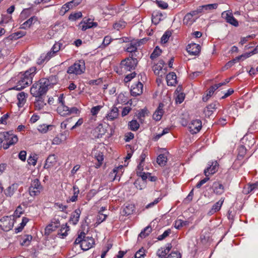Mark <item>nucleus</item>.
Returning a JSON list of instances; mask_svg holds the SVG:
<instances>
[{
  "label": "nucleus",
  "instance_id": "nucleus-1",
  "mask_svg": "<svg viewBox=\"0 0 258 258\" xmlns=\"http://www.w3.org/2000/svg\"><path fill=\"white\" fill-rule=\"evenodd\" d=\"M36 68H31L26 71L24 74H21L20 80L17 83L13 89L21 90L29 86L32 83L33 78L35 74Z\"/></svg>",
  "mask_w": 258,
  "mask_h": 258
},
{
  "label": "nucleus",
  "instance_id": "nucleus-2",
  "mask_svg": "<svg viewBox=\"0 0 258 258\" xmlns=\"http://www.w3.org/2000/svg\"><path fill=\"white\" fill-rule=\"evenodd\" d=\"M85 71V61L81 59L76 61L73 65L69 67L67 70V73L70 75H80L84 73Z\"/></svg>",
  "mask_w": 258,
  "mask_h": 258
},
{
  "label": "nucleus",
  "instance_id": "nucleus-3",
  "mask_svg": "<svg viewBox=\"0 0 258 258\" xmlns=\"http://www.w3.org/2000/svg\"><path fill=\"white\" fill-rule=\"evenodd\" d=\"M48 89L46 85H44L41 83V79L38 82L34 83L30 89V92L33 96L37 97L39 96H43L46 92Z\"/></svg>",
  "mask_w": 258,
  "mask_h": 258
},
{
  "label": "nucleus",
  "instance_id": "nucleus-4",
  "mask_svg": "<svg viewBox=\"0 0 258 258\" xmlns=\"http://www.w3.org/2000/svg\"><path fill=\"white\" fill-rule=\"evenodd\" d=\"M133 56V55L132 54L131 57L121 61L120 68L122 72L132 71L135 70L138 63V60Z\"/></svg>",
  "mask_w": 258,
  "mask_h": 258
},
{
  "label": "nucleus",
  "instance_id": "nucleus-5",
  "mask_svg": "<svg viewBox=\"0 0 258 258\" xmlns=\"http://www.w3.org/2000/svg\"><path fill=\"white\" fill-rule=\"evenodd\" d=\"M14 218L12 216H4L0 219V227L4 231L11 230L14 225Z\"/></svg>",
  "mask_w": 258,
  "mask_h": 258
},
{
  "label": "nucleus",
  "instance_id": "nucleus-6",
  "mask_svg": "<svg viewBox=\"0 0 258 258\" xmlns=\"http://www.w3.org/2000/svg\"><path fill=\"white\" fill-rule=\"evenodd\" d=\"M43 187L38 179L32 180L31 186L29 188V194L31 196H36L40 194L42 190Z\"/></svg>",
  "mask_w": 258,
  "mask_h": 258
},
{
  "label": "nucleus",
  "instance_id": "nucleus-7",
  "mask_svg": "<svg viewBox=\"0 0 258 258\" xmlns=\"http://www.w3.org/2000/svg\"><path fill=\"white\" fill-rule=\"evenodd\" d=\"M237 150L238 155L236 159L235 160L234 162L233 165L235 167L238 168L241 167L244 162V161H242V160L243 159L246 153V149L245 148L244 146L240 145L238 147Z\"/></svg>",
  "mask_w": 258,
  "mask_h": 258
},
{
  "label": "nucleus",
  "instance_id": "nucleus-8",
  "mask_svg": "<svg viewBox=\"0 0 258 258\" xmlns=\"http://www.w3.org/2000/svg\"><path fill=\"white\" fill-rule=\"evenodd\" d=\"M8 135H6V143L3 144V148L5 150L8 149L10 146L15 144L18 141L16 135L13 134L12 132H7Z\"/></svg>",
  "mask_w": 258,
  "mask_h": 258
},
{
  "label": "nucleus",
  "instance_id": "nucleus-9",
  "mask_svg": "<svg viewBox=\"0 0 258 258\" xmlns=\"http://www.w3.org/2000/svg\"><path fill=\"white\" fill-rule=\"evenodd\" d=\"M189 132L192 134H197L201 129L202 121L200 119H194L191 121L188 125Z\"/></svg>",
  "mask_w": 258,
  "mask_h": 258
},
{
  "label": "nucleus",
  "instance_id": "nucleus-10",
  "mask_svg": "<svg viewBox=\"0 0 258 258\" xmlns=\"http://www.w3.org/2000/svg\"><path fill=\"white\" fill-rule=\"evenodd\" d=\"M58 78L56 75H52L47 78H42L41 83L44 85H46L47 89L49 87H52L53 85L56 84L58 82Z\"/></svg>",
  "mask_w": 258,
  "mask_h": 258
},
{
  "label": "nucleus",
  "instance_id": "nucleus-11",
  "mask_svg": "<svg viewBox=\"0 0 258 258\" xmlns=\"http://www.w3.org/2000/svg\"><path fill=\"white\" fill-rule=\"evenodd\" d=\"M222 17L225 19L227 23L235 27L238 26V22L233 16L231 13L224 12L222 13Z\"/></svg>",
  "mask_w": 258,
  "mask_h": 258
},
{
  "label": "nucleus",
  "instance_id": "nucleus-12",
  "mask_svg": "<svg viewBox=\"0 0 258 258\" xmlns=\"http://www.w3.org/2000/svg\"><path fill=\"white\" fill-rule=\"evenodd\" d=\"M143 85L140 82L132 86L131 94L133 96H137L143 93Z\"/></svg>",
  "mask_w": 258,
  "mask_h": 258
},
{
  "label": "nucleus",
  "instance_id": "nucleus-13",
  "mask_svg": "<svg viewBox=\"0 0 258 258\" xmlns=\"http://www.w3.org/2000/svg\"><path fill=\"white\" fill-rule=\"evenodd\" d=\"M94 244V240L91 237L85 236L84 240L82 242L81 248L84 250H87L91 248Z\"/></svg>",
  "mask_w": 258,
  "mask_h": 258
},
{
  "label": "nucleus",
  "instance_id": "nucleus-14",
  "mask_svg": "<svg viewBox=\"0 0 258 258\" xmlns=\"http://www.w3.org/2000/svg\"><path fill=\"white\" fill-rule=\"evenodd\" d=\"M90 19H87L86 21L84 20L80 23L78 26L80 29L82 31H86L87 29L91 28L94 27H96L97 26V23L96 22H90Z\"/></svg>",
  "mask_w": 258,
  "mask_h": 258
},
{
  "label": "nucleus",
  "instance_id": "nucleus-15",
  "mask_svg": "<svg viewBox=\"0 0 258 258\" xmlns=\"http://www.w3.org/2000/svg\"><path fill=\"white\" fill-rule=\"evenodd\" d=\"M210 167H208L204 170V174L206 176H208L209 175L214 174L218 168V164L217 161H213L211 164H209Z\"/></svg>",
  "mask_w": 258,
  "mask_h": 258
},
{
  "label": "nucleus",
  "instance_id": "nucleus-16",
  "mask_svg": "<svg viewBox=\"0 0 258 258\" xmlns=\"http://www.w3.org/2000/svg\"><path fill=\"white\" fill-rule=\"evenodd\" d=\"M119 115V110L116 106H113L110 111L107 114L105 118L110 121L116 119Z\"/></svg>",
  "mask_w": 258,
  "mask_h": 258
},
{
  "label": "nucleus",
  "instance_id": "nucleus-17",
  "mask_svg": "<svg viewBox=\"0 0 258 258\" xmlns=\"http://www.w3.org/2000/svg\"><path fill=\"white\" fill-rule=\"evenodd\" d=\"M200 45L196 43L189 44L187 45L186 50L189 54L192 55H197L200 51Z\"/></svg>",
  "mask_w": 258,
  "mask_h": 258
},
{
  "label": "nucleus",
  "instance_id": "nucleus-18",
  "mask_svg": "<svg viewBox=\"0 0 258 258\" xmlns=\"http://www.w3.org/2000/svg\"><path fill=\"white\" fill-rule=\"evenodd\" d=\"M219 103L217 102H214L208 105L204 109V113L206 116H210L214 111L217 109V105Z\"/></svg>",
  "mask_w": 258,
  "mask_h": 258
},
{
  "label": "nucleus",
  "instance_id": "nucleus-19",
  "mask_svg": "<svg viewBox=\"0 0 258 258\" xmlns=\"http://www.w3.org/2000/svg\"><path fill=\"white\" fill-rule=\"evenodd\" d=\"M56 157L54 154L50 155L46 160L44 168L48 169L55 165L56 163Z\"/></svg>",
  "mask_w": 258,
  "mask_h": 258
},
{
  "label": "nucleus",
  "instance_id": "nucleus-20",
  "mask_svg": "<svg viewBox=\"0 0 258 258\" xmlns=\"http://www.w3.org/2000/svg\"><path fill=\"white\" fill-rule=\"evenodd\" d=\"M81 211L80 209H76L71 215L69 222L73 225H76L79 222Z\"/></svg>",
  "mask_w": 258,
  "mask_h": 258
},
{
  "label": "nucleus",
  "instance_id": "nucleus-21",
  "mask_svg": "<svg viewBox=\"0 0 258 258\" xmlns=\"http://www.w3.org/2000/svg\"><path fill=\"white\" fill-rule=\"evenodd\" d=\"M212 188L214 192L216 195H222L224 191V187L223 184L219 181H215L213 183Z\"/></svg>",
  "mask_w": 258,
  "mask_h": 258
},
{
  "label": "nucleus",
  "instance_id": "nucleus-22",
  "mask_svg": "<svg viewBox=\"0 0 258 258\" xmlns=\"http://www.w3.org/2000/svg\"><path fill=\"white\" fill-rule=\"evenodd\" d=\"M163 104L160 103L157 109V110L155 111L153 115V118L154 119L156 120V121L160 120L163 114Z\"/></svg>",
  "mask_w": 258,
  "mask_h": 258
},
{
  "label": "nucleus",
  "instance_id": "nucleus-23",
  "mask_svg": "<svg viewBox=\"0 0 258 258\" xmlns=\"http://www.w3.org/2000/svg\"><path fill=\"white\" fill-rule=\"evenodd\" d=\"M167 84L168 86H174L176 83V75L175 73L171 72L166 76Z\"/></svg>",
  "mask_w": 258,
  "mask_h": 258
},
{
  "label": "nucleus",
  "instance_id": "nucleus-24",
  "mask_svg": "<svg viewBox=\"0 0 258 258\" xmlns=\"http://www.w3.org/2000/svg\"><path fill=\"white\" fill-rule=\"evenodd\" d=\"M35 108L38 110H40L44 107L46 105L43 96H39L36 97V99L34 102Z\"/></svg>",
  "mask_w": 258,
  "mask_h": 258
},
{
  "label": "nucleus",
  "instance_id": "nucleus-25",
  "mask_svg": "<svg viewBox=\"0 0 258 258\" xmlns=\"http://www.w3.org/2000/svg\"><path fill=\"white\" fill-rule=\"evenodd\" d=\"M198 17H192L190 14L185 15L183 20V23L186 25H191L198 19Z\"/></svg>",
  "mask_w": 258,
  "mask_h": 258
},
{
  "label": "nucleus",
  "instance_id": "nucleus-26",
  "mask_svg": "<svg viewBox=\"0 0 258 258\" xmlns=\"http://www.w3.org/2000/svg\"><path fill=\"white\" fill-rule=\"evenodd\" d=\"M38 21V18L36 16H33L25 21L21 25V28L23 29H27L29 28L33 24H34Z\"/></svg>",
  "mask_w": 258,
  "mask_h": 258
},
{
  "label": "nucleus",
  "instance_id": "nucleus-27",
  "mask_svg": "<svg viewBox=\"0 0 258 258\" xmlns=\"http://www.w3.org/2000/svg\"><path fill=\"white\" fill-rule=\"evenodd\" d=\"M57 111L61 116H66L70 114L69 107L64 104H60L57 109Z\"/></svg>",
  "mask_w": 258,
  "mask_h": 258
},
{
  "label": "nucleus",
  "instance_id": "nucleus-28",
  "mask_svg": "<svg viewBox=\"0 0 258 258\" xmlns=\"http://www.w3.org/2000/svg\"><path fill=\"white\" fill-rule=\"evenodd\" d=\"M26 94H25L24 92H22L21 93H19L17 95V99L18 100V102L17 103L18 106L19 107H22L24 104L25 103L26 99Z\"/></svg>",
  "mask_w": 258,
  "mask_h": 258
},
{
  "label": "nucleus",
  "instance_id": "nucleus-29",
  "mask_svg": "<svg viewBox=\"0 0 258 258\" xmlns=\"http://www.w3.org/2000/svg\"><path fill=\"white\" fill-rule=\"evenodd\" d=\"M17 184H13L9 186L5 191V194L7 197H12L17 189Z\"/></svg>",
  "mask_w": 258,
  "mask_h": 258
},
{
  "label": "nucleus",
  "instance_id": "nucleus-30",
  "mask_svg": "<svg viewBox=\"0 0 258 258\" xmlns=\"http://www.w3.org/2000/svg\"><path fill=\"white\" fill-rule=\"evenodd\" d=\"M53 55L54 54L52 53V51L51 50L47 52L46 54H42L39 58V61L38 63L41 64L44 62L45 61H47L49 60L50 58L53 56Z\"/></svg>",
  "mask_w": 258,
  "mask_h": 258
},
{
  "label": "nucleus",
  "instance_id": "nucleus-31",
  "mask_svg": "<svg viewBox=\"0 0 258 258\" xmlns=\"http://www.w3.org/2000/svg\"><path fill=\"white\" fill-rule=\"evenodd\" d=\"M59 224V221L57 220L55 222H54L53 224L52 223L48 225L45 229V233L49 234L52 231H54L58 227Z\"/></svg>",
  "mask_w": 258,
  "mask_h": 258
},
{
  "label": "nucleus",
  "instance_id": "nucleus-32",
  "mask_svg": "<svg viewBox=\"0 0 258 258\" xmlns=\"http://www.w3.org/2000/svg\"><path fill=\"white\" fill-rule=\"evenodd\" d=\"M152 229L151 226H148L146 228L142 230L140 234L139 235V238L140 237L141 238H144L147 237L149 235V234L152 232Z\"/></svg>",
  "mask_w": 258,
  "mask_h": 258
},
{
  "label": "nucleus",
  "instance_id": "nucleus-33",
  "mask_svg": "<svg viewBox=\"0 0 258 258\" xmlns=\"http://www.w3.org/2000/svg\"><path fill=\"white\" fill-rule=\"evenodd\" d=\"M135 210V207L133 205H128L125 206L122 211L123 215L128 216L132 214Z\"/></svg>",
  "mask_w": 258,
  "mask_h": 258
},
{
  "label": "nucleus",
  "instance_id": "nucleus-34",
  "mask_svg": "<svg viewBox=\"0 0 258 258\" xmlns=\"http://www.w3.org/2000/svg\"><path fill=\"white\" fill-rule=\"evenodd\" d=\"M167 157L164 154H160L157 158V162L160 166L165 165L167 162Z\"/></svg>",
  "mask_w": 258,
  "mask_h": 258
},
{
  "label": "nucleus",
  "instance_id": "nucleus-35",
  "mask_svg": "<svg viewBox=\"0 0 258 258\" xmlns=\"http://www.w3.org/2000/svg\"><path fill=\"white\" fill-rule=\"evenodd\" d=\"M69 227L68 226L67 224L63 225L59 230L58 234L62 236V238H64L68 235L67 232L69 231Z\"/></svg>",
  "mask_w": 258,
  "mask_h": 258
},
{
  "label": "nucleus",
  "instance_id": "nucleus-36",
  "mask_svg": "<svg viewBox=\"0 0 258 258\" xmlns=\"http://www.w3.org/2000/svg\"><path fill=\"white\" fill-rule=\"evenodd\" d=\"M205 13H208L211 11L216 9L218 7L217 4H212L203 5Z\"/></svg>",
  "mask_w": 258,
  "mask_h": 258
},
{
  "label": "nucleus",
  "instance_id": "nucleus-37",
  "mask_svg": "<svg viewBox=\"0 0 258 258\" xmlns=\"http://www.w3.org/2000/svg\"><path fill=\"white\" fill-rule=\"evenodd\" d=\"M130 129L133 131H136L138 130L140 124L136 120H132L128 123Z\"/></svg>",
  "mask_w": 258,
  "mask_h": 258
},
{
  "label": "nucleus",
  "instance_id": "nucleus-38",
  "mask_svg": "<svg viewBox=\"0 0 258 258\" xmlns=\"http://www.w3.org/2000/svg\"><path fill=\"white\" fill-rule=\"evenodd\" d=\"M138 44L136 42H131L130 43L127 47L126 50L128 52H134L137 51V47H138Z\"/></svg>",
  "mask_w": 258,
  "mask_h": 258
},
{
  "label": "nucleus",
  "instance_id": "nucleus-39",
  "mask_svg": "<svg viewBox=\"0 0 258 258\" xmlns=\"http://www.w3.org/2000/svg\"><path fill=\"white\" fill-rule=\"evenodd\" d=\"M224 198H222L218 202H217L213 206L212 210L215 212L219 211L224 202Z\"/></svg>",
  "mask_w": 258,
  "mask_h": 258
},
{
  "label": "nucleus",
  "instance_id": "nucleus-40",
  "mask_svg": "<svg viewBox=\"0 0 258 258\" xmlns=\"http://www.w3.org/2000/svg\"><path fill=\"white\" fill-rule=\"evenodd\" d=\"M32 239V236L30 235H25L23 238L22 241L21 242V244L24 246H28L30 244V242Z\"/></svg>",
  "mask_w": 258,
  "mask_h": 258
},
{
  "label": "nucleus",
  "instance_id": "nucleus-41",
  "mask_svg": "<svg viewBox=\"0 0 258 258\" xmlns=\"http://www.w3.org/2000/svg\"><path fill=\"white\" fill-rule=\"evenodd\" d=\"M162 50L159 48L158 46H156L153 52L151 53L150 55V58L152 59H154L155 58L158 57L161 53Z\"/></svg>",
  "mask_w": 258,
  "mask_h": 258
},
{
  "label": "nucleus",
  "instance_id": "nucleus-42",
  "mask_svg": "<svg viewBox=\"0 0 258 258\" xmlns=\"http://www.w3.org/2000/svg\"><path fill=\"white\" fill-rule=\"evenodd\" d=\"M126 23L123 21H119L113 25V28L117 30L122 29L125 27Z\"/></svg>",
  "mask_w": 258,
  "mask_h": 258
},
{
  "label": "nucleus",
  "instance_id": "nucleus-43",
  "mask_svg": "<svg viewBox=\"0 0 258 258\" xmlns=\"http://www.w3.org/2000/svg\"><path fill=\"white\" fill-rule=\"evenodd\" d=\"M172 33L170 31H166L161 37V42L166 43L169 40V38L171 36Z\"/></svg>",
  "mask_w": 258,
  "mask_h": 258
},
{
  "label": "nucleus",
  "instance_id": "nucleus-44",
  "mask_svg": "<svg viewBox=\"0 0 258 258\" xmlns=\"http://www.w3.org/2000/svg\"><path fill=\"white\" fill-rule=\"evenodd\" d=\"M82 17V14L81 12L71 14L69 17V19L71 21H76Z\"/></svg>",
  "mask_w": 258,
  "mask_h": 258
},
{
  "label": "nucleus",
  "instance_id": "nucleus-45",
  "mask_svg": "<svg viewBox=\"0 0 258 258\" xmlns=\"http://www.w3.org/2000/svg\"><path fill=\"white\" fill-rule=\"evenodd\" d=\"M85 236V233L84 232H82L80 234L78 235V237L76 239L74 243L75 244H80V246L81 247L82 242L84 240V238Z\"/></svg>",
  "mask_w": 258,
  "mask_h": 258
},
{
  "label": "nucleus",
  "instance_id": "nucleus-46",
  "mask_svg": "<svg viewBox=\"0 0 258 258\" xmlns=\"http://www.w3.org/2000/svg\"><path fill=\"white\" fill-rule=\"evenodd\" d=\"M25 35V32L22 31H18L13 33L11 35V39H17L22 37Z\"/></svg>",
  "mask_w": 258,
  "mask_h": 258
},
{
  "label": "nucleus",
  "instance_id": "nucleus-47",
  "mask_svg": "<svg viewBox=\"0 0 258 258\" xmlns=\"http://www.w3.org/2000/svg\"><path fill=\"white\" fill-rule=\"evenodd\" d=\"M107 216V215L101 213V211H99L97 218V223L98 224L101 223L106 219Z\"/></svg>",
  "mask_w": 258,
  "mask_h": 258
},
{
  "label": "nucleus",
  "instance_id": "nucleus-48",
  "mask_svg": "<svg viewBox=\"0 0 258 258\" xmlns=\"http://www.w3.org/2000/svg\"><path fill=\"white\" fill-rule=\"evenodd\" d=\"M145 256V250L143 248H142L136 252L135 254V258H144Z\"/></svg>",
  "mask_w": 258,
  "mask_h": 258
},
{
  "label": "nucleus",
  "instance_id": "nucleus-49",
  "mask_svg": "<svg viewBox=\"0 0 258 258\" xmlns=\"http://www.w3.org/2000/svg\"><path fill=\"white\" fill-rule=\"evenodd\" d=\"M37 160V157H36V155L33 156H30L28 158L27 162L28 164L35 166L36 164Z\"/></svg>",
  "mask_w": 258,
  "mask_h": 258
},
{
  "label": "nucleus",
  "instance_id": "nucleus-50",
  "mask_svg": "<svg viewBox=\"0 0 258 258\" xmlns=\"http://www.w3.org/2000/svg\"><path fill=\"white\" fill-rule=\"evenodd\" d=\"M171 233V230L170 229H168L167 230H165L164 233L162 234L159 235L158 237V239L159 240H162L167 237Z\"/></svg>",
  "mask_w": 258,
  "mask_h": 258
},
{
  "label": "nucleus",
  "instance_id": "nucleus-51",
  "mask_svg": "<svg viewBox=\"0 0 258 258\" xmlns=\"http://www.w3.org/2000/svg\"><path fill=\"white\" fill-rule=\"evenodd\" d=\"M160 64H155L153 67V70L156 75L159 76L160 72L162 70L163 68Z\"/></svg>",
  "mask_w": 258,
  "mask_h": 258
},
{
  "label": "nucleus",
  "instance_id": "nucleus-52",
  "mask_svg": "<svg viewBox=\"0 0 258 258\" xmlns=\"http://www.w3.org/2000/svg\"><path fill=\"white\" fill-rule=\"evenodd\" d=\"M22 209L20 206L18 207L17 209L15 210L14 215L12 216V218H14V217L16 218H19L20 217L21 215L23 214Z\"/></svg>",
  "mask_w": 258,
  "mask_h": 258
},
{
  "label": "nucleus",
  "instance_id": "nucleus-53",
  "mask_svg": "<svg viewBox=\"0 0 258 258\" xmlns=\"http://www.w3.org/2000/svg\"><path fill=\"white\" fill-rule=\"evenodd\" d=\"M162 16L161 14H160L159 15L156 14V15H154V14L152 15V21L153 23L155 24H157L161 20V18Z\"/></svg>",
  "mask_w": 258,
  "mask_h": 258
},
{
  "label": "nucleus",
  "instance_id": "nucleus-54",
  "mask_svg": "<svg viewBox=\"0 0 258 258\" xmlns=\"http://www.w3.org/2000/svg\"><path fill=\"white\" fill-rule=\"evenodd\" d=\"M168 252H167V251L165 249V248L161 247V248L159 249L157 252V255L160 257H163L164 256H165Z\"/></svg>",
  "mask_w": 258,
  "mask_h": 258
},
{
  "label": "nucleus",
  "instance_id": "nucleus-55",
  "mask_svg": "<svg viewBox=\"0 0 258 258\" xmlns=\"http://www.w3.org/2000/svg\"><path fill=\"white\" fill-rule=\"evenodd\" d=\"M219 88V86L217 85V84H215L213 86H212L209 89V91L207 93L208 96H211L214 92L218 89Z\"/></svg>",
  "mask_w": 258,
  "mask_h": 258
},
{
  "label": "nucleus",
  "instance_id": "nucleus-56",
  "mask_svg": "<svg viewBox=\"0 0 258 258\" xmlns=\"http://www.w3.org/2000/svg\"><path fill=\"white\" fill-rule=\"evenodd\" d=\"M102 108V106L100 105L96 106L94 107H93L91 108V112L93 115H96L98 112L100 111L101 108Z\"/></svg>",
  "mask_w": 258,
  "mask_h": 258
},
{
  "label": "nucleus",
  "instance_id": "nucleus-57",
  "mask_svg": "<svg viewBox=\"0 0 258 258\" xmlns=\"http://www.w3.org/2000/svg\"><path fill=\"white\" fill-rule=\"evenodd\" d=\"M147 114V112L146 110L142 109L138 113V115H137L138 118L140 120H142L143 118H144L146 114Z\"/></svg>",
  "mask_w": 258,
  "mask_h": 258
},
{
  "label": "nucleus",
  "instance_id": "nucleus-58",
  "mask_svg": "<svg viewBox=\"0 0 258 258\" xmlns=\"http://www.w3.org/2000/svg\"><path fill=\"white\" fill-rule=\"evenodd\" d=\"M49 125H40L38 126V130L41 133H45L48 130Z\"/></svg>",
  "mask_w": 258,
  "mask_h": 258
},
{
  "label": "nucleus",
  "instance_id": "nucleus-59",
  "mask_svg": "<svg viewBox=\"0 0 258 258\" xmlns=\"http://www.w3.org/2000/svg\"><path fill=\"white\" fill-rule=\"evenodd\" d=\"M95 157L99 163V166L102 164V162L104 159L102 153L101 152H99L97 154L95 155Z\"/></svg>",
  "mask_w": 258,
  "mask_h": 258
},
{
  "label": "nucleus",
  "instance_id": "nucleus-60",
  "mask_svg": "<svg viewBox=\"0 0 258 258\" xmlns=\"http://www.w3.org/2000/svg\"><path fill=\"white\" fill-rule=\"evenodd\" d=\"M180 253L174 251L171 252L166 258H180Z\"/></svg>",
  "mask_w": 258,
  "mask_h": 258
},
{
  "label": "nucleus",
  "instance_id": "nucleus-61",
  "mask_svg": "<svg viewBox=\"0 0 258 258\" xmlns=\"http://www.w3.org/2000/svg\"><path fill=\"white\" fill-rule=\"evenodd\" d=\"M26 151L24 150L21 151L18 155L19 158L22 161H25L26 158Z\"/></svg>",
  "mask_w": 258,
  "mask_h": 258
},
{
  "label": "nucleus",
  "instance_id": "nucleus-62",
  "mask_svg": "<svg viewBox=\"0 0 258 258\" xmlns=\"http://www.w3.org/2000/svg\"><path fill=\"white\" fill-rule=\"evenodd\" d=\"M111 41L112 39L111 38V37L109 36H106L104 37L103 39L102 45L105 47L107 46L108 44H109Z\"/></svg>",
  "mask_w": 258,
  "mask_h": 258
},
{
  "label": "nucleus",
  "instance_id": "nucleus-63",
  "mask_svg": "<svg viewBox=\"0 0 258 258\" xmlns=\"http://www.w3.org/2000/svg\"><path fill=\"white\" fill-rule=\"evenodd\" d=\"M194 196V189H192L188 196L186 197V198L184 199V202L185 203H189L192 201V198Z\"/></svg>",
  "mask_w": 258,
  "mask_h": 258
},
{
  "label": "nucleus",
  "instance_id": "nucleus-64",
  "mask_svg": "<svg viewBox=\"0 0 258 258\" xmlns=\"http://www.w3.org/2000/svg\"><path fill=\"white\" fill-rule=\"evenodd\" d=\"M157 4L159 7L163 9H166L168 7L167 3L162 1H157Z\"/></svg>",
  "mask_w": 258,
  "mask_h": 258
}]
</instances>
